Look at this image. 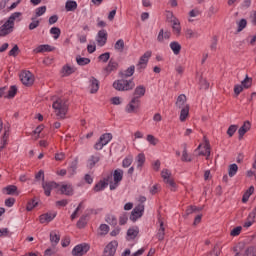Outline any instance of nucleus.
<instances>
[{"label":"nucleus","mask_w":256,"mask_h":256,"mask_svg":"<svg viewBox=\"0 0 256 256\" xmlns=\"http://www.w3.org/2000/svg\"><path fill=\"white\" fill-rule=\"evenodd\" d=\"M21 12L12 13L7 21L0 27V37H7V35H11L15 29V21H21Z\"/></svg>","instance_id":"obj_1"},{"label":"nucleus","mask_w":256,"mask_h":256,"mask_svg":"<svg viewBox=\"0 0 256 256\" xmlns=\"http://www.w3.org/2000/svg\"><path fill=\"white\" fill-rule=\"evenodd\" d=\"M55 110L56 116L58 119H65L67 115V111L69 109V105L67 104V100L58 98L52 105Z\"/></svg>","instance_id":"obj_2"},{"label":"nucleus","mask_w":256,"mask_h":256,"mask_svg":"<svg viewBox=\"0 0 256 256\" xmlns=\"http://www.w3.org/2000/svg\"><path fill=\"white\" fill-rule=\"evenodd\" d=\"M113 87L116 91H131L135 88V82L133 80H126L122 78L114 81Z\"/></svg>","instance_id":"obj_3"},{"label":"nucleus","mask_w":256,"mask_h":256,"mask_svg":"<svg viewBox=\"0 0 256 256\" xmlns=\"http://www.w3.org/2000/svg\"><path fill=\"white\" fill-rule=\"evenodd\" d=\"M123 181V170H114L113 175H111V180L108 181L110 185V191H115L119 187V184Z\"/></svg>","instance_id":"obj_4"},{"label":"nucleus","mask_w":256,"mask_h":256,"mask_svg":"<svg viewBox=\"0 0 256 256\" xmlns=\"http://www.w3.org/2000/svg\"><path fill=\"white\" fill-rule=\"evenodd\" d=\"M111 139H113V134L111 133L102 134L99 140L94 144V149L96 151H101V149H103L105 145H108Z\"/></svg>","instance_id":"obj_5"},{"label":"nucleus","mask_w":256,"mask_h":256,"mask_svg":"<svg viewBox=\"0 0 256 256\" xmlns=\"http://www.w3.org/2000/svg\"><path fill=\"white\" fill-rule=\"evenodd\" d=\"M151 55H153V53L151 51H146L139 59L136 67H137V71L139 73H141V71H143L144 69H147V63H149V59H151Z\"/></svg>","instance_id":"obj_6"},{"label":"nucleus","mask_w":256,"mask_h":256,"mask_svg":"<svg viewBox=\"0 0 256 256\" xmlns=\"http://www.w3.org/2000/svg\"><path fill=\"white\" fill-rule=\"evenodd\" d=\"M89 249H91V247L87 243L78 244L72 249V255L73 256L86 255Z\"/></svg>","instance_id":"obj_7"},{"label":"nucleus","mask_w":256,"mask_h":256,"mask_svg":"<svg viewBox=\"0 0 256 256\" xmlns=\"http://www.w3.org/2000/svg\"><path fill=\"white\" fill-rule=\"evenodd\" d=\"M20 80L26 87H31L35 83V78L33 74L29 71H24L20 74Z\"/></svg>","instance_id":"obj_8"},{"label":"nucleus","mask_w":256,"mask_h":256,"mask_svg":"<svg viewBox=\"0 0 256 256\" xmlns=\"http://www.w3.org/2000/svg\"><path fill=\"white\" fill-rule=\"evenodd\" d=\"M145 211V206L143 204H139L136 206L130 215V221H137L140 217H143V212Z\"/></svg>","instance_id":"obj_9"},{"label":"nucleus","mask_w":256,"mask_h":256,"mask_svg":"<svg viewBox=\"0 0 256 256\" xmlns=\"http://www.w3.org/2000/svg\"><path fill=\"white\" fill-rule=\"evenodd\" d=\"M117 241H112L104 248L102 256H115L117 253Z\"/></svg>","instance_id":"obj_10"},{"label":"nucleus","mask_w":256,"mask_h":256,"mask_svg":"<svg viewBox=\"0 0 256 256\" xmlns=\"http://www.w3.org/2000/svg\"><path fill=\"white\" fill-rule=\"evenodd\" d=\"M42 187L44 189V193L46 195V197H50L51 196V191H53V189H57V187H59V184H57V182H43L42 183Z\"/></svg>","instance_id":"obj_11"},{"label":"nucleus","mask_w":256,"mask_h":256,"mask_svg":"<svg viewBox=\"0 0 256 256\" xmlns=\"http://www.w3.org/2000/svg\"><path fill=\"white\" fill-rule=\"evenodd\" d=\"M119 69V63L114 60H110L108 65L103 69V73L106 75H111L114 71H117Z\"/></svg>","instance_id":"obj_12"},{"label":"nucleus","mask_w":256,"mask_h":256,"mask_svg":"<svg viewBox=\"0 0 256 256\" xmlns=\"http://www.w3.org/2000/svg\"><path fill=\"white\" fill-rule=\"evenodd\" d=\"M137 109H139V99L132 98L130 103L126 106V113H137Z\"/></svg>","instance_id":"obj_13"},{"label":"nucleus","mask_w":256,"mask_h":256,"mask_svg":"<svg viewBox=\"0 0 256 256\" xmlns=\"http://www.w3.org/2000/svg\"><path fill=\"white\" fill-rule=\"evenodd\" d=\"M109 181H111V174H109L106 178H104L99 183H97L94 186V191L96 193H99V191H103V189H105V187H107V185H109Z\"/></svg>","instance_id":"obj_14"},{"label":"nucleus","mask_w":256,"mask_h":256,"mask_svg":"<svg viewBox=\"0 0 256 256\" xmlns=\"http://www.w3.org/2000/svg\"><path fill=\"white\" fill-rule=\"evenodd\" d=\"M170 22L172 23L174 35H177V37H179V35H181V22L174 16H172Z\"/></svg>","instance_id":"obj_15"},{"label":"nucleus","mask_w":256,"mask_h":256,"mask_svg":"<svg viewBox=\"0 0 256 256\" xmlns=\"http://www.w3.org/2000/svg\"><path fill=\"white\" fill-rule=\"evenodd\" d=\"M96 41H97L99 47H103L105 45V43H107V31L100 30L97 34Z\"/></svg>","instance_id":"obj_16"},{"label":"nucleus","mask_w":256,"mask_h":256,"mask_svg":"<svg viewBox=\"0 0 256 256\" xmlns=\"http://www.w3.org/2000/svg\"><path fill=\"white\" fill-rule=\"evenodd\" d=\"M57 217V212H49L40 216V223H51Z\"/></svg>","instance_id":"obj_17"},{"label":"nucleus","mask_w":256,"mask_h":256,"mask_svg":"<svg viewBox=\"0 0 256 256\" xmlns=\"http://www.w3.org/2000/svg\"><path fill=\"white\" fill-rule=\"evenodd\" d=\"M137 235H139V227L133 226L127 230L128 241H133V239L137 238Z\"/></svg>","instance_id":"obj_18"},{"label":"nucleus","mask_w":256,"mask_h":256,"mask_svg":"<svg viewBox=\"0 0 256 256\" xmlns=\"http://www.w3.org/2000/svg\"><path fill=\"white\" fill-rule=\"evenodd\" d=\"M145 93H146L145 86L139 85L134 90L133 99H138L139 100V99H141V97H143L145 95Z\"/></svg>","instance_id":"obj_19"},{"label":"nucleus","mask_w":256,"mask_h":256,"mask_svg":"<svg viewBox=\"0 0 256 256\" xmlns=\"http://www.w3.org/2000/svg\"><path fill=\"white\" fill-rule=\"evenodd\" d=\"M51 51H55V48L51 47L49 44L39 45L34 49V53H47Z\"/></svg>","instance_id":"obj_20"},{"label":"nucleus","mask_w":256,"mask_h":256,"mask_svg":"<svg viewBox=\"0 0 256 256\" xmlns=\"http://www.w3.org/2000/svg\"><path fill=\"white\" fill-rule=\"evenodd\" d=\"M249 129H251V122L245 121L238 130L239 139H243V136L245 135V133H247V131H249Z\"/></svg>","instance_id":"obj_21"},{"label":"nucleus","mask_w":256,"mask_h":256,"mask_svg":"<svg viewBox=\"0 0 256 256\" xmlns=\"http://www.w3.org/2000/svg\"><path fill=\"white\" fill-rule=\"evenodd\" d=\"M99 161H101V154L98 153L90 156V158L88 159V167L90 169H93V167H95V165H97Z\"/></svg>","instance_id":"obj_22"},{"label":"nucleus","mask_w":256,"mask_h":256,"mask_svg":"<svg viewBox=\"0 0 256 256\" xmlns=\"http://www.w3.org/2000/svg\"><path fill=\"white\" fill-rule=\"evenodd\" d=\"M185 106H189V104H187V96L181 94L177 98L176 107H178V109H183Z\"/></svg>","instance_id":"obj_23"},{"label":"nucleus","mask_w":256,"mask_h":256,"mask_svg":"<svg viewBox=\"0 0 256 256\" xmlns=\"http://www.w3.org/2000/svg\"><path fill=\"white\" fill-rule=\"evenodd\" d=\"M90 93H97L99 91V80L95 77L90 78Z\"/></svg>","instance_id":"obj_24"},{"label":"nucleus","mask_w":256,"mask_h":256,"mask_svg":"<svg viewBox=\"0 0 256 256\" xmlns=\"http://www.w3.org/2000/svg\"><path fill=\"white\" fill-rule=\"evenodd\" d=\"M135 73V65L128 67L124 72H120L119 75L122 79H127V77H133Z\"/></svg>","instance_id":"obj_25"},{"label":"nucleus","mask_w":256,"mask_h":256,"mask_svg":"<svg viewBox=\"0 0 256 256\" xmlns=\"http://www.w3.org/2000/svg\"><path fill=\"white\" fill-rule=\"evenodd\" d=\"M165 39H171V32L169 31H164L163 29H161L158 33V36H157V41L159 43H163L165 41Z\"/></svg>","instance_id":"obj_26"},{"label":"nucleus","mask_w":256,"mask_h":256,"mask_svg":"<svg viewBox=\"0 0 256 256\" xmlns=\"http://www.w3.org/2000/svg\"><path fill=\"white\" fill-rule=\"evenodd\" d=\"M185 36H186V39H199V37L201 35L199 34V32H197V30H193L191 28H187L185 30Z\"/></svg>","instance_id":"obj_27"},{"label":"nucleus","mask_w":256,"mask_h":256,"mask_svg":"<svg viewBox=\"0 0 256 256\" xmlns=\"http://www.w3.org/2000/svg\"><path fill=\"white\" fill-rule=\"evenodd\" d=\"M59 241H61V236L55 231L50 232V243H52V247H56Z\"/></svg>","instance_id":"obj_28"},{"label":"nucleus","mask_w":256,"mask_h":256,"mask_svg":"<svg viewBox=\"0 0 256 256\" xmlns=\"http://www.w3.org/2000/svg\"><path fill=\"white\" fill-rule=\"evenodd\" d=\"M60 192L62 195H67V196L73 195V187L69 184H63L60 187Z\"/></svg>","instance_id":"obj_29"},{"label":"nucleus","mask_w":256,"mask_h":256,"mask_svg":"<svg viewBox=\"0 0 256 256\" xmlns=\"http://www.w3.org/2000/svg\"><path fill=\"white\" fill-rule=\"evenodd\" d=\"M3 193H6V195H19V192H17V186L15 185L6 186L3 189Z\"/></svg>","instance_id":"obj_30"},{"label":"nucleus","mask_w":256,"mask_h":256,"mask_svg":"<svg viewBox=\"0 0 256 256\" xmlns=\"http://www.w3.org/2000/svg\"><path fill=\"white\" fill-rule=\"evenodd\" d=\"M156 237L158 241H163V239H165V226L163 224V221L160 222V227L158 229Z\"/></svg>","instance_id":"obj_31"},{"label":"nucleus","mask_w":256,"mask_h":256,"mask_svg":"<svg viewBox=\"0 0 256 256\" xmlns=\"http://www.w3.org/2000/svg\"><path fill=\"white\" fill-rule=\"evenodd\" d=\"M66 11H75L77 9V2L75 0H68L65 4Z\"/></svg>","instance_id":"obj_32"},{"label":"nucleus","mask_w":256,"mask_h":256,"mask_svg":"<svg viewBox=\"0 0 256 256\" xmlns=\"http://www.w3.org/2000/svg\"><path fill=\"white\" fill-rule=\"evenodd\" d=\"M170 49L173 51L174 55H179V53H181V44H179V42H171Z\"/></svg>","instance_id":"obj_33"},{"label":"nucleus","mask_w":256,"mask_h":256,"mask_svg":"<svg viewBox=\"0 0 256 256\" xmlns=\"http://www.w3.org/2000/svg\"><path fill=\"white\" fill-rule=\"evenodd\" d=\"M106 223L108 225H111L112 227H115L117 225V217L113 214H108L105 218Z\"/></svg>","instance_id":"obj_34"},{"label":"nucleus","mask_w":256,"mask_h":256,"mask_svg":"<svg viewBox=\"0 0 256 256\" xmlns=\"http://www.w3.org/2000/svg\"><path fill=\"white\" fill-rule=\"evenodd\" d=\"M180 121H186L187 117H189V106H185L184 108H180Z\"/></svg>","instance_id":"obj_35"},{"label":"nucleus","mask_w":256,"mask_h":256,"mask_svg":"<svg viewBox=\"0 0 256 256\" xmlns=\"http://www.w3.org/2000/svg\"><path fill=\"white\" fill-rule=\"evenodd\" d=\"M237 171H239V166H237V164H231L228 168L229 177H235V175H237Z\"/></svg>","instance_id":"obj_36"},{"label":"nucleus","mask_w":256,"mask_h":256,"mask_svg":"<svg viewBox=\"0 0 256 256\" xmlns=\"http://www.w3.org/2000/svg\"><path fill=\"white\" fill-rule=\"evenodd\" d=\"M114 49L116 51H119L120 53H123L124 49H125V41H123V39H119L115 45H114Z\"/></svg>","instance_id":"obj_37"},{"label":"nucleus","mask_w":256,"mask_h":256,"mask_svg":"<svg viewBox=\"0 0 256 256\" xmlns=\"http://www.w3.org/2000/svg\"><path fill=\"white\" fill-rule=\"evenodd\" d=\"M76 63H78V65H80L81 67L85 66V65H89V63H91V59L89 58H83L81 56H77L76 57Z\"/></svg>","instance_id":"obj_38"},{"label":"nucleus","mask_w":256,"mask_h":256,"mask_svg":"<svg viewBox=\"0 0 256 256\" xmlns=\"http://www.w3.org/2000/svg\"><path fill=\"white\" fill-rule=\"evenodd\" d=\"M62 73H63V75H65V77H69V75H72V73H75V68H73L69 65H65L62 68Z\"/></svg>","instance_id":"obj_39"},{"label":"nucleus","mask_w":256,"mask_h":256,"mask_svg":"<svg viewBox=\"0 0 256 256\" xmlns=\"http://www.w3.org/2000/svg\"><path fill=\"white\" fill-rule=\"evenodd\" d=\"M221 255V247L219 245H215L212 249V251L208 252L206 256H219Z\"/></svg>","instance_id":"obj_40"},{"label":"nucleus","mask_w":256,"mask_h":256,"mask_svg":"<svg viewBox=\"0 0 256 256\" xmlns=\"http://www.w3.org/2000/svg\"><path fill=\"white\" fill-rule=\"evenodd\" d=\"M242 256H256V246L246 248Z\"/></svg>","instance_id":"obj_41"},{"label":"nucleus","mask_w":256,"mask_h":256,"mask_svg":"<svg viewBox=\"0 0 256 256\" xmlns=\"http://www.w3.org/2000/svg\"><path fill=\"white\" fill-rule=\"evenodd\" d=\"M133 163V156L128 155L123 161H122V167L124 169H127V167H131V164Z\"/></svg>","instance_id":"obj_42"},{"label":"nucleus","mask_w":256,"mask_h":256,"mask_svg":"<svg viewBox=\"0 0 256 256\" xmlns=\"http://www.w3.org/2000/svg\"><path fill=\"white\" fill-rule=\"evenodd\" d=\"M253 83V79L249 78L248 75H246L245 79L241 82V85L244 89H249Z\"/></svg>","instance_id":"obj_43"},{"label":"nucleus","mask_w":256,"mask_h":256,"mask_svg":"<svg viewBox=\"0 0 256 256\" xmlns=\"http://www.w3.org/2000/svg\"><path fill=\"white\" fill-rule=\"evenodd\" d=\"M204 141H205V145H204V149H205V155H206V159H209V157H211V145L209 144V140H207L206 137H204Z\"/></svg>","instance_id":"obj_44"},{"label":"nucleus","mask_w":256,"mask_h":256,"mask_svg":"<svg viewBox=\"0 0 256 256\" xmlns=\"http://www.w3.org/2000/svg\"><path fill=\"white\" fill-rule=\"evenodd\" d=\"M136 162H137V167H143V165L145 164V154L140 153L137 155L136 157Z\"/></svg>","instance_id":"obj_45"},{"label":"nucleus","mask_w":256,"mask_h":256,"mask_svg":"<svg viewBox=\"0 0 256 256\" xmlns=\"http://www.w3.org/2000/svg\"><path fill=\"white\" fill-rule=\"evenodd\" d=\"M31 23L29 24L28 28L30 31H33V29H37L39 27V24L41 23L39 20H37V17L31 18Z\"/></svg>","instance_id":"obj_46"},{"label":"nucleus","mask_w":256,"mask_h":256,"mask_svg":"<svg viewBox=\"0 0 256 256\" xmlns=\"http://www.w3.org/2000/svg\"><path fill=\"white\" fill-rule=\"evenodd\" d=\"M85 225H87V216L83 215L77 222V227H78V229H83V227H85Z\"/></svg>","instance_id":"obj_47"},{"label":"nucleus","mask_w":256,"mask_h":256,"mask_svg":"<svg viewBox=\"0 0 256 256\" xmlns=\"http://www.w3.org/2000/svg\"><path fill=\"white\" fill-rule=\"evenodd\" d=\"M164 183H166V185H168V187L170 188L171 191H177V184L175 183V181L172 178L166 180Z\"/></svg>","instance_id":"obj_48"},{"label":"nucleus","mask_w":256,"mask_h":256,"mask_svg":"<svg viewBox=\"0 0 256 256\" xmlns=\"http://www.w3.org/2000/svg\"><path fill=\"white\" fill-rule=\"evenodd\" d=\"M46 11H47V6L38 7V8L35 10L36 18H37V17H41L42 15H45Z\"/></svg>","instance_id":"obj_49"},{"label":"nucleus","mask_w":256,"mask_h":256,"mask_svg":"<svg viewBox=\"0 0 256 256\" xmlns=\"http://www.w3.org/2000/svg\"><path fill=\"white\" fill-rule=\"evenodd\" d=\"M181 161H184L186 163H191V157H189V154L187 153V147L184 148L182 152Z\"/></svg>","instance_id":"obj_50"},{"label":"nucleus","mask_w":256,"mask_h":256,"mask_svg":"<svg viewBox=\"0 0 256 256\" xmlns=\"http://www.w3.org/2000/svg\"><path fill=\"white\" fill-rule=\"evenodd\" d=\"M110 58L111 53L109 52H105L98 57L99 61H101L102 63H107V61H109Z\"/></svg>","instance_id":"obj_51"},{"label":"nucleus","mask_w":256,"mask_h":256,"mask_svg":"<svg viewBox=\"0 0 256 256\" xmlns=\"http://www.w3.org/2000/svg\"><path fill=\"white\" fill-rule=\"evenodd\" d=\"M241 231H243V227L237 226L236 228H233L230 232L231 237H237L241 235Z\"/></svg>","instance_id":"obj_52"},{"label":"nucleus","mask_w":256,"mask_h":256,"mask_svg":"<svg viewBox=\"0 0 256 256\" xmlns=\"http://www.w3.org/2000/svg\"><path fill=\"white\" fill-rule=\"evenodd\" d=\"M50 33H51V35H54V39H57L58 37L61 36V29H59L57 27H52L50 29Z\"/></svg>","instance_id":"obj_53"},{"label":"nucleus","mask_w":256,"mask_h":256,"mask_svg":"<svg viewBox=\"0 0 256 256\" xmlns=\"http://www.w3.org/2000/svg\"><path fill=\"white\" fill-rule=\"evenodd\" d=\"M161 175L164 180V183H165V181H168L169 179H171V171H169L167 169L162 170Z\"/></svg>","instance_id":"obj_54"},{"label":"nucleus","mask_w":256,"mask_h":256,"mask_svg":"<svg viewBox=\"0 0 256 256\" xmlns=\"http://www.w3.org/2000/svg\"><path fill=\"white\" fill-rule=\"evenodd\" d=\"M38 203L35 201V199H32L28 202L26 210L27 211H33V209H35V207H37Z\"/></svg>","instance_id":"obj_55"},{"label":"nucleus","mask_w":256,"mask_h":256,"mask_svg":"<svg viewBox=\"0 0 256 256\" xmlns=\"http://www.w3.org/2000/svg\"><path fill=\"white\" fill-rule=\"evenodd\" d=\"M100 235H107L109 233V225L107 224H101L99 227Z\"/></svg>","instance_id":"obj_56"},{"label":"nucleus","mask_w":256,"mask_h":256,"mask_svg":"<svg viewBox=\"0 0 256 256\" xmlns=\"http://www.w3.org/2000/svg\"><path fill=\"white\" fill-rule=\"evenodd\" d=\"M17 95V87L16 86H11L9 91H8V99H13Z\"/></svg>","instance_id":"obj_57"},{"label":"nucleus","mask_w":256,"mask_h":256,"mask_svg":"<svg viewBox=\"0 0 256 256\" xmlns=\"http://www.w3.org/2000/svg\"><path fill=\"white\" fill-rule=\"evenodd\" d=\"M8 55L10 57H17V55H19V46L14 45V47L9 51Z\"/></svg>","instance_id":"obj_58"},{"label":"nucleus","mask_w":256,"mask_h":256,"mask_svg":"<svg viewBox=\"0 0 256 256\" xmlns=\"http://www.w3.org/2000/svg\"><path fill=\"white\" fill-rule=\"evenodd\" d=\"M217 13H219V6H211L209 8V12H208L209 17H213V15H217Z\"/></svg>","instance_id":"obj_59"},{"label":"nucleus","mask_w":256,"mask_h":256,"mask_svg":"<svg viewBox=\"0 0 256 256\" xmlns=\"http://www.w3.org/2000/svg\"><path fill=\"white\" fill-rule=\"evenodd\" d=\"M236 131H237V125H231L227 130V135H229V137H233Z\"/></svg>","instance_id":"obj_60"},{"label":"nucleus","mask_w":256,"mask_h":256,"mask_svg":"<svg viewBox=\"0 0 256 256\" xmlns=\"http://www.w3.org/2000/svg\"><path fill=\"white\" fill-rule=\"evenodd\" d=\"M245 27H247V20L245 19H241L239 22H238V31H243L245 29Z\"/></svg>","instance_id":"obj_61"},{"label":"nucleus","mask_w":256,"mask_h":256,"mask_svg":"<svg viewBox=\"0 0 256 256\" xmlns=\"http://www.w3.org/2000/svg\"><path fill=\"white\" fill-rule=\"evenodd\" d=\"M200 88L207 90L209 89V82H207L205 79L200 80Z\"/></svg>","instance_id":"obj_62"},{"label":"nucleus","mask_w":256,"mask_h":256,"mask_svg":"<svg viewBox=\"0 0 256 256\" xmlns=\"http://www.w3.org/2000/svg\"><path fill=\"white\" fill-rule=\"evenodd\" d=\"M128 220H129V218L127 217V214H123L119 218V224L120 225H125Z\"/></svg>","instance_id":"obj_63"},{"label":"nucleus","mask_w":256,"mask_h":256,"mask_svg":"<svg viewBox=\"0 0 256 256\" xmlns=\"http://www.w3.org/2000/svg\"><path fill=\"white\" fill-rule=\"evenodd\" d=\"M65 159V153L60 152L55 154V160L56 161H63Z\"/></svg>","instance_id":"obj_64"}]
</instances>
